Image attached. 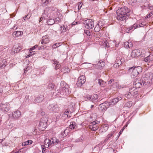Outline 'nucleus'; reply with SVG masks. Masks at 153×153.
<instances>
[{
	"instance_id": "obj_1",
	"label": "nucleus",
	"mask_w": 153,
	"mask_h": 153,
	"mask_svg": "<svg viewBox=\"0 0 153 153\" xmlns=\"http://www.w3.org/2000/svg\"><path fill=\"white\" fill-rule=\"evenodd\" d=\"M68 86L64 81H62L60 82V87L59 90H57L56 95L60 97L64 95H66L69 94Z\"/></svg>"
},
{
	"instance_id": "obj_2",
	"label": "nucleus",
	"mask_w": 153,
	"mask_h": 153,
	"mask_svg": "<svg viewBox=\"0 0 153 153\" xmlns=\"http://www.w3.org/2000/svg\"><path fill=\"white\" fill-rule=\"evenodd\" d=\"M142 68L140 66L133 67L129 68L128 71L129 73H131V76L132 78H134L137 76L139 73L141 71Z\"/></svg>"
},
{
	"instance_id": "obj_3",
	"label": "nucleus",
	"mask_w": 153,
	"mask_h": 153,
	"mask_svg": "<svg viewBox=\"0 0 153 153\" xmlns=\"http://www.w3.org/2000/svg\"><path fill=\"white\" fill-rule=\"evenodd\" d=\"M148 81L145 80L144 78L141 80L140 79H135L134 81L133 86H134L136 88H140L142 85V83L143 85H146Z\"/></svg>"
},
{
	"instance_id": "obj_4",
	"label": "nucleus",
	"mask_w": 153,
	"mask_h": 153,
	"mask_svg": "<svg viewBox=\"0 0 153 153\" xmlns=\"http://www.w3.org/2000/svg\"><path fill=\"white\" fill-rule=\"evenodd\" d=\"M57 10V9L53 7H48L46 8L44 10V14L47 16L49 15H52L55 14Z\"/></svg>"
},
{
	"instance_id": "obj_5",
	"label": "nucleus",
	"mask_w": 153,
	"mask_h": 153,
	"mask_svg": "<svg viewBox=\"0 0 153 153\" xmlns=\"http://www.w3.org/2000/svg\"><path fill=\"white\" fill-rule=\"evenodd\" d=\"M84 24L86 28L89 29L94 26V21L92 19L86 20L84 21Z\"/></svg>"
},
{
	"instance_id": "obj_6",
	"label": "nucleus",
	"mask_w": 153,
	"mask_h": 153,
	"mask_svg": "<svg viewBox=\"0 0 153 153\" xmlns=\"http://www.w3.org/2000/svg\"><path fill=\"white\" fill-rule=\"evenodd\" d=\"M119 15L122 14L126 15V16H129V10H128V8L126 7H124L121 8L120 9H118L117 11Z\"/></svg>"
},
{
	"instance_id": "obj_7",
	"label": "nucleus",
	"mask_w": 153,
	"mask_h": 153,
	"mask_svg": "<svg viewBox=\"0 0 153 153\" xmlns=\"http://www.w3.org/2000/svg\"><path fill=\"white\" fill-rule=\"evenodd\" d=\"M100 122L97 120H95L91 122L89 126V128L91 130L94 131L97 130L99 128L98 124Z\"/></svg>"
},
{
	"instance_id": "obj_8",
	"label": "nucleus",
	"mask_w": 153,
	"mask_h": 153,
	"mask_svg": "<svg viewBox=\"0 0 153 153\" xmlns=\"http://www.w3.org/2000/svg\"><path fill=\"white\" fill-rule=\"evenodd\" d=\"M85 82V76L82 75L79 76L76 85L77 86L80 87L84 84Z\"/></svg>"
},
{
	"instance_id": "obj_9",
	"label": "nucleus",
	"mask_w": 153,
	"mask_h": 153,
	"mask_svg": "<svg viewBox=\"0 0 153 153\" xmlns=\"http://www.w3.org/2000/svg\"><path fill=\"white\" fill-rule=\"evenodd\" d=\"M0 109L2 111L7 112L10 109L9 104L8 103H2L0 105Z\"/></svg>"
},
{
	"instance_id": "obj_10",
	"label": "nucleus",
	"mask_w": 153,
	"mask_h": 153,
	"mask_svg": "<svg viewBox=\"0 0 153 153\" xmlns=\"http://www.w3.org/2000/svg\"><path fill=\"white\" fill-rule=\"evenodd\" d=\"M122 99V98L121 96H118L117 97L111 100L109 102H107L109 103L108 105L109 106L115 104L119 101L121 100Z\"/></svg>"
},
{
	"instance_id": "obj_11",
	"label": "nucleus",
	"mask_w": 153,
	"mask_h": 153,
	"mask_svg": "<svg viewBox=\"0 0 153 153\" xmlns=\"http://www.w3.org/2000/svg\"><path fill=\"white\" fill-rule=\"evenodd\" d=\"M109 103H107V102H105L103 103L100 104L99 105L98 109L100 111H103L106 110V109L109 107L108 104Z\"/></svg>"
},
{
	"instance_id": "obj_12",
	"label": "nucleus",
	"mask_w": 153,
	"mask_h": 153,
	"mask_svg": "<svg viewBox=\"0 0 153 153\" xmlns=\"http://www.w3.org/2000/svg\"><path fill=\"white\" fill-rule=\"evenodd\" d=\"M48 109L55 111H59V108L57 104H50L48 107Z\"/></svg>"
},
{
	"instance_id": "obj_13",
	"label": "nucleus",
	"mask_w": 153,
	"mask_h": 153,
	"mask_svg": "<svg viewBox=\"0 0 153 153\" xmlns=\"http://www.w3.org/2000/svg\"><path fill=\"white\" fill-rule=\"evenodd\" d=\"M140 55V51L138 50H134L132 51L131 53V57H137Z\"/></svg>"
},
{
	"instance_id": "obj_14",
	"label": "nucleus",
	"mask_w": 153,
	"mask_h": 153,
	"mask_svg": "<svg viewBox=\"0 0 153 153\" xmlns=\"http://www.w3.org/2000/svg\"><path fill=\"white\" fill-rule=\"evenodd\" d=\"M138 27H139L138 22H137L134 24L132 26H131L130 27L127 28L126 30L127 33H129L131 30L136 29Z\"/></svg>"
},
{
	"instance_id": "obj_15",
	"label": "nucleus",
	"mask_w": 153,
	"mask_h": 153,
	"mask_svg": "<svg viewBox=\"0 0 153 153\" xmlns=\"http://www.w3.org/2000/svg\"><path fill=\"white\" fill-rule=\"evenodd\" d=\"M21 112L19 110L13 111L12 113V117L15 119H17L21 116Z\"/></svg>"
},
{
	"instance_id": "obj_16",
	"label": "nucleus",
	"mask_w": 153,
	"mask_h": 153,
	"mask_svg": "<svg viewBox=\"0 0 153 153\" xmlns=\"http://www.w3.org/2000/svg\"><path fill=\"white\" fill-rule=\"evenodd\" d=\"M117 19L119 21H123L125 20L126 18L128 16L126 15H123V14H120L121 15H119L118 13V12H117Z\"/></svg>"
},
{
	"instance_id": "obj_17",
	"label": "nucleus",
	"mask_w": 153,
	"mask_h": 153,
	"mask_svg": "<svg viewBox=\"0 0 153 153\" xmlns=\"http://www.w3.org/2000/svg\"><path fill=\"white\" fill-rule=\"evenodd\" d=\"M22 48L21 47L17 45H15L13 47L12 51L13 52L11 53L12 54L13 53V52L14 53H17L19 52L20 50H21Z\"/></svg>"
},
{
	"instance_id": "obj_18",
	"label": "nucleus",
	"mask_w": 153,
	"mask_h": 153,
	"mask_svg": "<svg viewBox=\"0 0 153 153\" xmlns=\"http://www.w3.org/2000/svg\"><path fill=\"white\" fill-rule=\"evenodd\" d=\"M49 42V39L48 37L47 36H43L42 37V41L41 43L43 44L48 43Z\"/></svg>"
},
{
	"instance_id": "obj_19",
	"label": "nucleus",
	"mask_w": 153,
	"mask_h": 153,
	"mask_svg": "<svg viewBox=\"0 0 153 153\" xmlns=\"http://www.w3.org/2000/svg\"><path fill=\"white\" fill-rule=\"evenodd\" d=\"M105 65V63L104 61L100 60L95 65L97 68L101 69L102 67H104Z\"/></svg>"
},
{
	"instance_id": "obj_20",
	"label": "nucleus",
	"mask_w": 153,
	"mask_h": 153,
	"mask_svg": "<svg viewBox=\"0 0 153 153\" xmlns=\"http://www.w3.org/2000/svg\"><path fill=\"white\" fill-rule=\"evenodd\" d=\"M44 99V96L42 95H40L36 97L34 101H32V102H41Z\"/></svg>"
},
{
	"instance_id": "obj_21",
	"label": "nucleus",
	"mask_w": 153,
	"mask_h": 153,
	"mask_svg": "<svg viewBox=\"0 0 153 153\" xmlns=\"http://www.w3.org/2000/svg\"><path fill=\"white\" fill-rule=\"evenodd\" d=\"M98 98V95L97 94H94L91 96H89V98H88V100H91L93 102L95 101Z\"/></svg>"
},
{
	"instance_id": "obj_22",
	"label": "nucleus",
	"mask_w": 153,
	"mask_h": 153,
	"mask_svg": "<svg viewBox=\"0 0 153 153\" xmlns=\"http://www.w3.org/2000/svg\"><path fill=\"white\" fill-rule=\"evenodd\" d=\"M23 33L21 31H15L13 33V37H17L23 34Z\"/></svg>"
},
{
	"instance_id": "obj_23",
	"label": "nucleus",
	"mask_w": 153,
	"mask_h": 153,
	"mask_svg": "<svg viewBox=\"0 0 153 153\" xmlns=\"http://www.w3.org/2000/svg\"><path fill=\"white\" fill-rule=\"evenodd\" d=\"M50 139H46L44 141V145H42V146L45 148H48L49 147V143Z\"/></svg>"
},
{
	"instance_id": "obj_24",
	"label": "nucleus",
	"mask_w": 153,
	"mask_h": 153,
	"mask_svg": "<svg viewBox=\"0 0 153 153\" xmlns=\"http://www.w3.org/2000/svg\"><path fill=\"white\" fill-rule=\"evenodd\" d=\"M52 62L53 64H54L56 70L58 69L60 67V65L59 64V62H58L55 59H54L52 60Z\"/></svg>"
},
{
	"instance_id": "obj_25",
	"label": "nucleus",
	"mask_w": 153,
	"mask_h": 153,
	"mask_svg": "<svg viewBox=\"0 0 153 153\" xmlns=\"http://www.w3.org/2000/svg\"><path fill=\"white\" fill-rule=\"evenodd\" d=\"M108 128V127L107 125H105L102 127H100L99 129L100 132L102 133L103 132H105Z\"/></svg>"
},
{
	"instance_id": "obj_26",
	"label": "nucleus",
	"mask_w": 153,
	"mask_h": 153,
	"mask_svg": "<svg viewBox=\"0 0 153 153\" xmlns=\"http://www.w3.org/2000/svg\"><path fill=\"white\" fill-rule=\"evenodd\" d=\"M69 128L71 129H73L77 127L76 123L74 122H72L70 123V125L69 126Z\"/></svg>"
},
{
	"instance_id": "obj_27",
	"label": "nucleus",
	"mask_w": 153,
	"mask_h": 153,
	"mask_svg": "<svg viewBox=\"0 0 153 153\" xmlns=\"http://www.w3.org/2000/svg\"><path fill=\"white\" fill-rule=\"evenodd\" d=\"M100 23L101 21H100L98 22L97 25L94 28V30L95 32H98L100 31V26H102V25H101Z\"/></svg>"
},
{
	"instance_id": "obj_28",
	"label": "nucleus",
	"mask_w": 153,
	"mask_h": 153,
	"mask_svg": "<svg viewBox=\"0 0 153 153\" xmlns=\"http://www.w3.org/2000/svg\"><path fill=\"white\" fill-rule=\"evenodd\" d=\"M42 5L44 6H47L51 2V0H42Z\"/></svg>"
},
{
	"instance_id": "obj_29",
	"label": "nucleus",
	"mask_w": 153,
	"mask_h": 153,
	"mask_svg": "<svg viewBox=\"0 0 153 153\" xmlns=\"http://www.w3.org/2000/svg\"><path fill=\"white\" fill-rule=\"evenodd\" d=\"M124 58H123V59ZM123 62V58H118V59H117L116 60V63H117L118 65H120Z\"/></svg>"
},
{
	"instance_id": "obj_30",
	"label": "nucleus",
	"mask_w": 153,
	"mask_h": 153,
	"mask_svg": "<svg viewBox=\"0 0 153 153\" xmlns=\"http://www.w3.org/2000/svg\"><path fill=\"white\" fill-rule=\"evenodd\" d=\"M47 22L48 25H52L54 24L55 21L54 19H50L48 20Z\"/></svg>"
},
{
	"instance_id": "obj_31",
	"label": "nucleus",
	"mask_w": 153,
	"mask_h": 153,
	"mask_svg": "<svg viewBox=\"0 0 153 153\" xmlns=\"http://www.w3.org/2000/svg\"><path fill=\"white\" fill-rule=\"evenodd\" d=\"M32 141L31 140H29L27 141L23 142L22 143V146H25L28 144H30L32 143Z\"/></svg>"
},
{
	"instance_id": "obj_32",
	"label": "nucleus",
	"mask_w": 153,
	"mask_h": 153,
	"mask_svg": "<svg viewBox=\"0 0 153 153\" xmlns=\"http://www.w3.org/2000/svg\"><path fill=\"white\" fill-rule=\"evenodd\" d=\"M138 94V92L137 89L136 90L134 91V92H133L131 94H128L127 95V97L128 98H130L131 97V96H134Z\"/></svg>"
},
{
	"instance_id": "obj_33",
	"label": "nucleus",
	"mask_w": 153,
	"mask_h": 153,
	"mask_svg": "<svg viewBox=\"0 0 153 153\" xmlns=\"http://www.w3.org/2000/svg\"><path fill=\"white\" fill-rule=\"evenodd\" d=\"M39 125L40 127H42L44 128H45L47 126V124L45 123V122H42L40 121L39 123Z\"/></svg>"
},
{
	"instance_id": "obj_34",
	"label": "nucleus",
	"mask_w": 153,
	"mask_h": 153,
	"mask_svg": "<svg viewBox=\"0 0 153 153\" xmlns=\"http://www.w3.org/2000/svg\"><path fill=\"white\" fill-rule=\"evenodd\" d=\"M54 87V85L53 84L50 83L48 85V88L50 91L53 90Z\"/></svg>"
},
{
	"instance_id": "obj_35",
	"label": "nucleus",
	"mask_w": 153,
	"mask_h": 153,
	"mask_svg": "<svg viewBox=\"0 0 153 153\" xmlns=\"http://www.w3.org/2000/svg\"><path fill=\"white\" fill-rule=\"evenodd\" d=\"M136 89L137 88H136L134 86H133V87L132 88H130L128 94H131L132 93L134 92V91L136 90Z\"/></svg>"
},
{
	"instance_id": "obj_36",
	"label": "nucleus",
	"mask_w": 153,
	"mask_h": 153,
	"mask_svg": "<svg viewBox=\"0 0 153 153\" xmlns=\"http://www.w3.org/2000/svg\"><path fill=\"white\" fill-rule=\"evenodd\" d=\"M98 83L100 85L102 86H103V85L105 84V82L101 79H98Z\"/></svg>"
},
{
	"instance_id": "obj_37",
	"label": "nucleus",
	"mask_w": 153,
	"mask_h": 153,
	"mask_svg": "<svg viewBox=\"0 0 153 153\" xmlns=\"http://www.w3.org/2000/svg\"><path fill=\"white\" fill-rule=\"evenodd\" d=\"M55 139L54 140L53 138H51V140H50L49 143V147L50 146H52L53 144H54L55 143Z\"/></svg>"
},
{
	"instance_id": "obj_38",
	"label": "nucleus",
	"mask_w": 153,
	"mask_h": 153,
	"mask_svg": "<svg viewBox=\"0 0 153 153\" xmlns=\"http://www.w3.org/2000/svg\"><path fill=\"white\" fill-rule=\"evenodd\" d=\"M113 134H109L107 136L106 138L105 139L104 142H105L107 141L108 140L111 138Z\"/></svg>"
},
{
	"instance_id": "obj_39",
	"label": "nucleus",
	"mask_w": 153,
	"mask_h": 153,
	"mask_svg": "<svg viewBox=\"0 0 153 153\" xmlns=\"http://www.w3.org/2000/svg\"><path fill=\"white\" fill-rule=\"evenodd\" d=\"M62 71L64 72L65 73L67 72L68 73L69 71V70L68 68H64L62 69Z\"/></svg>"
},
{
	"instance_id": "obj_40",
	"label": "nucleus",
	"mask_w": 153,
	"mask_h": 153,
	"mask_svg": "<svg viewBox=\"0 0 153 153\" xmlns=\"http://www.w3.org/2000/svg\"><path fill=\"white\" fill-rule=\"evenodd\" d=\"M152 60L153 58H144V59H143V60L146 62H149L152 61Z\"/></svg>"
},
{
	"instance_id": "obj_41",
	"label": "nucleus",
	"mask_w": 153,
	"mask_h": 153,
	"mask_svg": "<svg viewBox=\"0 0 153 153\" xmlns=\"http://www.w3.org/2000/svg\"><path fill=\"white\" fill-rule=\"evenodd\" d=\"M53 138L54 140L55 139L54 141V144H55L56 145L58 144H60V142L59 141V139H57L55 137H54Z\"/></svg>"
},
{
	"instance_id": "obj_42",
	"label": "nucleus",
	"mask_w": 153,
	"mask_h": 153,
	"mask_svg": "<svg viewBox=\"0 0 153 153\" xmlns=\"http://www.w3.org/2000/svg\"><path fill=\"white\" fill-rule=\"evenodd\" d=\"M48 121V120L47 119V117H43L41 119V121H42V122H45V123H47V121Z\"/></svg>"
},
{
	"instance_id": "obj_43",
	"label": "nucleus",
	"mask_w": 153,
	"mask_h": 153,
	"mask_svg": "<svg viewBox=\"0 0 153 153\" xmlns=\"http://www.w3.org/2000/svg\"><path fill=\"white\" fill-rule=\"evenodd\" d=\"M31 16V15L30 14H28L27 15H26L24 17L23 19L25 20L27 19H29Z\"/></svg>"
},
{
	"instance_id": "obj_44",
	"label": "nucleus",
	"mask_w": 153,
	"mask_h": 153,
	"mask_svg": "<svg viewBox=\"0 0 153 153\" xmlns=\"http://www.w3.org/2000/svg\"><path fill=\"white\" fill-rule=\"evenodd\" d=\"M60 44V43H57L54 45H53L52 46V47L53 48H57V47H58L60 45H59Z\"/></svg>"
},
{
	"instance_id": "obj_45",
	"label": "nucleus",
	"mask_w": 153,
	"mask_h": 153,
	"mask_svg": "<svg viewBox=\"0 0 153 153\" xmlns=\"http://www.w3.org/2000/svg\"><path fill=\"white\" fill-rule=\"evenodd\" d=\"M127 125H125L123 127V128L122 129H121L120 131L119 132V135H120V134H121V133H122V132H123V131L124 130V129L126 127H127Z\"/></svg>"
},
{
	"instance_id": "obj_46",
	"label": "nucleus",
	"mask_w": 153,
	"mask_h": 153,
	"mask_svg": "<svg viewBox=\"0 0 153 153\" xmlns=\"http://www.w3.org/2000/svg\"><path fill=\"white\" fill-rule=\"evenodd\" d=\"M30 53L28 55V56L30 57L32 56L33 55H34L35 53V52L34 51H30Z\"/></svg>"
},
{
	"instance_id": "obj_47",
	"label": "nucleus",
	"mask_w": 153,
	"mask_h": 153,
	"mask_svg": "<svg viewBox=\"0 0 153 153\" xmlns=\"http://www.w3.org/2000/svg\"><path fill=\"white\" fill-rule=\"evenodd\" d=\"M132 102L131 101H130L128 102H127L126 104V106L127 107H130L132 105Z\"/></svg>"
},
{
	"instance_id": "obj_48",
	"label": "nucleus",
	"mask_w": 153,
	"mask_h": 153,
	"mask_svg": "<svg viewBox=\"0 0 153 153\" xmlns=\"http://www.w3.org/2000/svg\"><path fill=\"white\" fill-rule=\"evenodd\" d=\"M84 32L88 36H90L91 35L90 32L89 30H85Z\"/></svg>"
},
{
	"instance_id": "obj_49",
	"label": "nucleus",
	"mask_w": 153,
	"mask_h": 153,
	"mask_svg": "<svg viewBox=\"0 0 153 153\" xmlns=\"http://www.w3.org/2000/svg\"><path fill=\"white\" fill-rule=\"evenodd\" d=\"M71 113V112L68 110H66L65 112H64L65 114L67 115V116L68 117V115H69V113Z\"/></svg>"
},
{
	"instance_id": "obj_50",
	"label": "nucleus",
	"mask_w": 153,
	"mask_h": 153,
	"mask_svg": "<svg viewBox=\"0 0 153 153\" xmlns=\"http://www.w3.org/2000/svg\"><path fill=\"white\" fill-rule=\"evenodd\" d=\"M153 15V11L151 12L149 15H148L147 16V18L150 17L151 16Z\"/></svg>"
},
{
	"instance_id": "obj_51",
	"label": "nucleus",
	"mask_w": 153,
	"mask_h": 153,
	"mask_svg": "<svg viewBox=\"0 0 153 153\" xmlns=\"http://www.w3.org/2000/svg\"><path fill=\"white\" fill-rule=\"evenodd\" d=\"M37 47V46L36 45H35V46L32 47L31 48L29 49V51H32L34 50L35 48H36Z\"/></svg>"
},
{
	"instance_id": "obj_52",
	"label": "nucleus",
	"mask_w": 153,
	"mask_h": 153,
	"mask_svg": "<svg viewBox=\"0 0 153 153\" xmlns=\"http://www.w3.org/2000/svg\"><path fill=\"white\" fill-rule=\"evenodd\" d=\"M144 22L143 23H141L140 24H138L139 27H143L144 26V25H145V24H144Z\"/></svg>"
},
{
	"instance_id": "obj_53",
	"label": "nucleus",
	"mask_w": 153,
	"mask_h": 153,
	"mask_svg": "<svg viewBox=\"0 0 153 153\" xmlns=\"http://www.w3.org/2000/svg\"><path fill=\"white\" fill-rule=\"evenodd\" d=\"M129 46V42H125L124 44V46L125 47H128V46Z\"/></svg>"
},
{
	"instance_id": "obj_54",
	"label": "nucleus",
	"mask_w": 153,
	"mask_h": 153,
	"mask_svg": "<svg viewBox=\"0 0 153 153\" xmlns=\"http://www.w3.org/2000/svg\"><path fill=\"white\" fill-rule=\"evenodd\" d=\"M114 79H110L109 81L108 82V84H111V83H112L113 82H114Z\"/></svg>"
},
{
	"instance_id": "obj_55",
	"label": "nucleus",
	"mask_w": 153,
	"mask_h": 153,
	"mask_svg": "<svg viewBox=\"0 0 153 153\" xmlns=\"http://www.w3.org/2000/svg\"><path fill=\"white\" fill-rule=\"evenodd\" d=\"M28 70H29V68L28 67H27L25 69H24V73H25H25L26 72H27V71H28Z\"/></svg>"
},
{
	"instance_id": "obj_56",
	"label": "nucleus",
	"mask_w": 153,
	"mask_h": 153,
	"mask_svg": "<svg viewBox=\"0 0 153 153\" xmlns=\"http://www.w3.org/2000/svg\"><path fill=\"white\" fill-rule=\"evenodd\" d=\"M119 65L117 63H115L114 65V68H117L119 67Z\"/></svg>"
},
{
	"instance_id": "obj_57",
	"label": "nucleus",
	"mask_w": 153,
	"mask_h": 153,
	"mask_svg": "<svg viewBox=\"0 0 153 153\" xmlns=\"http://www.w3.org/2000/svg\"><path fill=\"white\" fill-rule=\"evenodd\" d=\"M132 47V44L131 42H129V46H128V48H131Z\"/></svg>"
},
{
	"instance_id": "obj_58",
	"label": "nucleus",
	"mask_w": 153,
	"mask_h": 153,
	"mask_svg": "<svg viewBox=\"0 0 153 153\" xmlns=\"http://www.w3.org/2000/svg\"><path fill=\"white\" fill-rule=\"evenodd\" d=\"M25 100L26 101H28L29 100V97L28 96H27L25 97Z\"/></svg>"
},
{
	"instance_id": "obj_59",
	"label": "nucleus",
	"mask_w": 153,
	"mask_h": 153,
	"mask_svg": "<svg viewBox=\"0 0 153 153\" xmlns=\"http://www.w3.org/2000/svg\"><path fill=\"white\" fill-rule=\"evenodd\" d=\"M18 25H14L13 27V29H16L18 27Z\"/></svg>"
},
{
	"instance_id": "obj_60",
	"label": "nucleus",
	"mask_w": 153,
	"mask_h": 153,
	"mask_svg": "<svg viewBox=\"0 0 153 153\" xmlns=\"http://www.w3.org/2000/svg\"><path fill=\"white\" fill-rule=\"evenodd\" d=\"M77 22H73L72 24L71 25H74L77 24Z\"/></svg>"
},
{
	"instance_id": "obj_61",
	"label": "nucleus",
	"mask_w": 153,
	"mask_h": 153,
	"mask_svg": "<svg viewBox=\"0 0 153 153\" xmlns=\"http://www.w3.org/2000/svg\"><path fill=\"white\" fill-rule=\"evenodd\" d=\"M42 153H44V152L45 151V150H46V149H45L46 148H45V147H44V148H43V147H42Z\"/></svg>"
},
{
	"instance_id": "obj_62",
	"label": "nucleus",
	"mask_w": 153,
	"mask_h": 153,
	"mask_svg": "<svg viewBox=\"0 0 153 153\" xmlns=\"http://www.w3.org/2000/svg\"><path fill=\"white\" fill-rule=\"evenodd\" d=\"M63 30H64V31H66V29L67 28H66V27H65V26H63Z\"/></svg>"
},
{
	"instance_id": "obj_63",
	"label": "nucleus",
	"mask_w": 153,
	"mask_h": 153,
	"mask_svg": "<svg viewBox=\"0 0 153 153\" xmlns=\"http://www.w3.org/2000/svg\"><path fill=\"white\" fill-rule=\"evenodd\" d=\"M66 130H64L63 131V132H61V134H62V135L63 136H64V134H65V132L66 131Z\"/></svg>"
},
{
	"instance_id": "obj_64",
	"label": "nucleus",
	"mask_w": 153,
	"mask_h": 153,
	"mask_svg": "<svg viewBox=\"0 0 153 153\" xmlns=\"http://www.w3.org/2000/svg\"><path fill=\"white\" fill-rule=\"evenodd\" d=\"M21 149H19V150L17 152H14L15 153H19L20 152H21Z\"/></svg>"
}]
</instances>
